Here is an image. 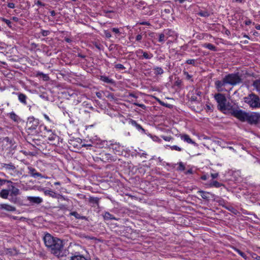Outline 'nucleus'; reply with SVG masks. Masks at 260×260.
<instances>
[{
  "label": "nucleus",
  "instance_id": "nucleus-1",
  "mask_svg": "<svg viewBox=\"0 0 260 260\" xmlns=\"http://www.w3.org/2000/svg\"><path fill=\"white\" fill-rule=\"evenodd\" d=\"M214 98L217 103V109L222 113L248 114L247 112L241 109L236 103L228 101L225 96L222 93H215Z\"/></svg>",
  "mask_w": 260,
  "mask_h": 260
},
{
  "label": "nucleus",
  "instance_id": "nucleus-2",
  "mask_svg": "<svg viewBox=\"0 0 260 260\" xmlns=\"http://www.w3.org/2000/svg\"><path fill=\"white\" fill-rule=\"evenodd\" d=\"M45 245L51 253L59 255L63 249V241L60 239L52 236L51 234L46 233L43 238Z\"/></svg>",
  "mask_w": 260,
  "mask_h": 260
},
{
  "label": "nucleus",
  "instance_id": "nucleus-3",
  "mask_svg": "<svg viewBox=\"0 0 260 260\" xmlns=\"http://www.w3.org/2000/svg\"><path fill=\"white\" fill-rule=\"evenodd\" d=\"M39 128L41 136L48 140L51 144L59 146L60 143H62L63 139L60 138L55 131L52 130L44 124L40 125Z\"/></svg>",
  "mask_w": 260,
  "mask_h": 260
},
{
  "label": "nucleus",
  "instance_id": "nucleus-4",
  "mask_svg": "<svg viewBox=\"0 0 260 260\" xmlns=\"http://www.w3.org/2000/svg\"><path fill=\"white\" fill-rule=\"evenodd\" d=\"M98 122H95L92 124L86 125L84 133L87 138L90 140H94L97 137L98 133Z\"/></svg>",
  "mask_w": 260,
  "mask_h": 260
},
{
  "label": "nucleus",
  "instance_id": "nucleus-5",
  "mask_svg": "<svg viewBox=\"0 0 260 260\" xmlns=\"http://www.w3.org/2000/svg\"><path fill=\"white\" fill-rule=\"evenodd\" d=\"M39 120L35 119L33 116L28 118L26 122V132L27 134H36L38 132L37 128L39 129Z\"/></svg>",
  "mask_w": 260,
  "mask_h": 260
},
{
  "label": "nucleus",
  "instance_id": "nucleus-6",
  "mask_svg": "<svg viewBox=\"0 0 260 260\" xmlns=\"http://www.w3.org/2000/svg\"><path fill=\"white\" fill-rule=\"evenodd\" d=\"M246 103L253 109L260 108V99L259 97L254 93H251L244 98Z\"/></svg>",
  "mask_w": 260,
  "mask_h": 260
},
{
  "label": "nucleus",
  "instance_id": "nucleus-7",
  "mask_svg": "<svg viewBox=\"0 0 260 260\" xmlns=\"http://www.w3.org/2000/svg\"><path fill=\"white\" fill-rule=\"evenodd\" d=\"M224 78L228 84L232 86H235L242 81L241 76L238 72L229 74L224 76Z\"/></svg>",
  "mask_w": 260,
  "mask_h": 260
},
{
  "label": "nucleus",
  "instance_id": "nucleus-8",
  "mask_svg": "<svg viewBox=\"0 0 260 260\" xmlns=\"http://www.w3.org/2000/svg\"><path fill=\"white\" fill-rule=\"evenodd\" d=\"M110 149L112 150L113 153L117 155H122L124 151V147L123 145H121L119 142H111L109 145Z\"/></svg>",
  "mask_w": 260,
  "mask_h": 260
},
{
  "label": "nucleus",
  "instance_id": "nucleus-9",
  "mask_svg": "<svg viewBox=\"0 0 260 260\" xmlns=\"http://www.w3.org/2000/svg\"><path fill=\"white\" fill-rule=\"evenodd\" d=\"M2 149L4 150H11L15 147V142L13 139L8 137H5L1 141Z\"/></svg>",
  "mask_w": 260,
  "mask_h": 260
},
{
  "label": "nucleus",
  "instance_id": "nucleus-10",
  "mask_svg": "<svg viewBox=\"0 0 260 260\" xmlns=\"http://www.w3.org/2000/svg\"><path fill=\"white\" fill-rule=\"evenodd\" d=\"M27 170H28L27 173L29 175V176H30V177L38 179H43V178H44V179L49 178V177L47 176H46L45 175H43L41 173L38 172L35 168L32 167L31 166H29L27 167Z\"/></svg>",
  "mask_w": 260,
  "mask_h": 260
},
{
  "label": "nucleus",
  "instance_id": "nucleus-11",
  "mask_svg": "<svg viewBox=\"0 0 260 260\" xmlns=\"http://www.w3.org/2000/svg\"><path fill=\"white\" fill-rule=\"evenodd\" d=\"M26 139L28 143H30L37 149L40 151L43 149V145H45V144L43 143V141L40 138L38 139H32L30 137H26Z\"/></svg>",
  "mask_w": 260,
  "mask_h": 260
},
{
  "label": "nucleus",
  "instance_id": "nucleus-12",
  "mask_svg": "<svg viewBox=\"0 0 260 260\" xmlns=\"http://www.w3.org/2000/svg\"><path fill=\"white\" fill-rule=\"evenodd\" d=\"M136 54L140 59H150L153 57V55L150 52L144 51L139 49L136 51Z\"/></svg>",
  "mask_w": 260,
  "mask_h": 260
},
{
  "label": "nucleus",
  "instance_id": "nucleus-13",
  "mask_svg": "<svg viewBox=\"0 0 260 260\" xmlns=\"http://www.w3.org/2000/svg\"><path fill=\"white\" fill-rule=\"evenodd\" d=\"M228 84L225 78H223L222 80H217L215 82V86L218 92L226 91L225 86Z\"/></svg>",
  "mask_w": 260,
  "mask_h": 260
},
{
  "label": "nucleus",
  "instance_id": "nucleus-14",
  "mask_svg": "<svg viewBox=\"0 0 260 260\" xmlns=\"http://www.w3.org/2000/svg\"><path fill=\"white\" fill-rule=\"evenodd\" d=\"M101 159L104 162L115 161L117 158L110 153H102L101 154Z\"/></svg>",
  "mask_w": 260,
  "mask_h": 260
},
{
  "label": "nucleus",
  "instance_id": "nucleus-15",
  "mask_svg": "<svg viewBox=\"0 0 260 260\" xmlns=\"http://www.w3.org/2000/svg\"><path fill=\"white\" fill-rule=\"evenodd\" d=\"M247 122L250 124L260 125V115H249Z\"/></svg>",
  "mask_w": 260,
  "mask_h": 260
},
{
  "label": "nucleus",
  "instance_id": "nucleus-16",
  "mask_svg": "<svg viewBox=\"0 0 260 260\" xmlns=\"http://www.w3.org/2000/svg\"><path fill=\"white\" fill-rule=\"evenodd\" d=\"M122 121L123 124L128 123L129 124H132L134 126H135L138 130H142L143 132H145L144 129L140 124L137 123L135 120H134L130 118H128V119H125V121Z\"/></svg>",
  "mask_w": 260,
  "mask_h": 260
},
{
  "label": "nucleus",
  "instance_id": "nucleus-17",
  "mask_svg": "<svg viewBox=\"0 0 260 260\" xmlns=\"http://www.w3.org/2000/svg\"><path fill=\"white\" fill-rule=\"evenodd\" d=\"M42 191L46 196H49L54 199H58L60 196L59 194L55 192L51 189H46L45 188H43Z\"/></svg>",
  "mask_w": 260,
  "mask_h": 260
},
{
  "label": "nucleus",
  "instance_id": "nucleus-18",
  "mask_svg": "<svg viewBox=\"0 0 260 260\" xmlns=\"http://www.w3.org/2000/svg\"><path fill=\"white\" fill-rule=\"evenodd\" d=\"M81 140L80 139H78L77 140H71L70 144L72 145L74 147L77 148H80L82 147H85L86 146H91V145H85V144H82Z\"/></svg>",
  "mask_w": 260,
  "mask_h": 260
},
{
  "label": "nucleus",
  "instance_id": "nucleus-19",
  "mask_svg": "<svg viewBox=\"0 0 260 260\" xmlns=\"http://www.w3.org/2000/svg\"><path fill=\"white\" fill-rule=\"evenodd\" d=\"M0 112L5 114H14L13 111H10V107L8 103L0 106Z\"/></svg>",
  "mask_w": 260,
  "mask_h": 260
},
{
  "label": "nucleus",
  "instance_id": "nucleus-20",
  "mask_svg": "<svg viewBox=\"0 0 260 260\" xmlns=\"http://www.w3.org/2000/svg\"><path fill=\"white\" fill-rule=\"evenodd\" d=\"M70 260H90L86 258L83 255H81L79 252H75L74 253H72L70 256Z\"/></svg>",
  "mask_w": 260,
  "mask_h": 260
},
{
  "label": "nucleus",
  "instance_id": "nucleus-21",
  "mask_svg": "<svg viewBox=\"0 0 260 260\" xmlns=\"http://www.w3.org/2000/svg\"><path fill=\"white\" fill-rule=\"evenodd\" d=\"M100 198L94 197H90L88 199L89 203L93 207H99Z\"/></svg>",
  "mask_w": 260,
  "mask_h": 260
},
{
  "label": "nucleus",
  "instance_id": "nucleus-22",
  "mask_svg": "<svg viewBox=\"0 0 260 260\" xmlns=\"http://www.w3.org/2000/svg\"><path fill=\"white\" fill-rule=\"evenodd\" d=\"M13 93H15L17 95L18 100L21 103L24 105H26L27 96L25 94L21 92H13Z\"/></svg>",
  "mask_w": 260,
  "mask_h": 260
},
{
  "label": "nucleus",
  "instance_id": "nucleus-23",
  "mask_svg": "<svg viewBox=\"0 0 260 260\" xmlns=\"http://www.w3.org/2000/svg\"><path fill=\"white\" fill-rule=\"evenodd\" d=\"M9 183L8 187L9 188V189L10 190V191H11V196L18 195L19 194V190L13 185V183L12 182V183Z\"/></svg>",
  "mask_w": 260,
  "mask_h": 260
},
{
  "label": "nucleus",
  "instance_id": "nucleus-24",
  "mask_svg": "<svg viewBox=\"0 0 260 260\" xmlns=\"http://www.w3.org/2000/svg\"><path fill=\"white\" fill-rule=\"evenodd\" d=\"M7 116L10 120L15 123L14 125L19 123L22 121V119L18 115H7Z\"/></svg>",
  "mask_w": 260,
  "mask_h": 260
},
{
  "label": "nucleus",
  "instance_id": "nucleus-25",
  "mask_svg": "<svg viewBox=\"0 0 260 260\" xmlns=\"http://www.w3.org/2000/svg\"><path fill=\"white\" fill-rule=\"evenodd\" d=\"M2 167L6 170L14 171L16 169V167L12 162L9 164L2 163Z\"/></svg>",
  "mask_w": 260,
  "mask_h": 260
},
{
  "label": "nucleus",
  "instance_id": "nucleus-26",
  "mask_svg": "<svg viewBox=\"0 0 260 260\" xmlns=\"http://www.w3.org/2000/svg\"><path fill=\"white\" fill-rule=\"evenodd\" d=\"M181 139L185 142H186L188 144H191L194 145L196 144V142H194L187 134H184L181 136Z\"/></svg>",
  "mask_w": 260,
  "mask_h": 260
},
{
  "label": "nucleus",
  "instance_id": "nucleus-27",
  "mask_svg": "<svg viewBox=\"0 0 260 260\" xmlns=\"http://www.w3.org/2000/svg\"><path fill=\"white\" fill-rule=\"evenodd\" d=\"M69 116L70 123L73 125H78L79 119L76 116V115H69Z\"/></svg>",
  "mask_w": 260,
  "mask_h": 260
},
{
  "label": "nucleus",
  "instance_id": "nucleus-28",
  "mask_svg": "<svg viewBox=\"0 0 260 260\" xmlns=\"http://www.w3.org/2000/svg\"><path fill=\"white\" fill-rule=\"evenodd\" d=\"M197 193L199 194L201 198L204 200H209L210 198V193L203 190H199Z\"/></svg>",
  "mask_w": 260,
  "mask_h": 260
},
{
  "label": "nucleus",
  "instance_id": "nucleus-29",
  "mask_svg": "<svg viewBox=\"0 0 260 260\" xmlns=\"http://www.w3.org/2000/svg\"><path fill=\"white\" fill-rule=\"evenodd\" d=\"M28 199L30 202L37 204H39L43 202L42 199L39 197H29Z\"/></svg>",
  "mask_w": 260,
  "mask_h": 260
},
{
  "label": "nucleus",
  "instance_id": "nucleus-30",
  "mask_svg": "<svg viewBox=\"0 0 260 260\" xmlns=\"http://www.w3.org/2000/svg\"><path fill=\"white\" fill-rule=\"evenodd\" d=\"M1 208L8 211H15L16 208L10 205L3 204L1 205Z\"/></svg>",
  "mask_w": 260,
  "mask_h": 260
},
{
  "label": "nucleus",
  "instance_id": "nucleus-31",
  "mask_svg": "<svg viewBox=\"0 0 260 260\" xmlns=\"http://www.w3.org/2000/svg\"><path fill=\"white\" fill-rule=\"evenodd\" d=\"M10 192L9 189H3L0 192V197L4 199H7Z\"/></svg>",
  "mask_w": 260,
  "mask_h": 260
},
{
  "label": "nucleus",
  "instance_id": "nucleus-32",
  "mask_svg": "<svg viewBox=\"0 0 260 260\" xmlns=\"http://www.w3.org/2000/svg\"><path fill=\"white\" fill-rule=\"evenodd\" d=\"M100 80L105 83H110V84L114 83V81L112 79H111L106 76H101L100 77Z\"/></svg>",
  "mask_w": 260,
  "mask_h": 260
},
{
  "label": "nucleus",
  "instance_id": "nucleus-33",
  "mask_svg": "<svg viewBox=\"0 0 260 260\" xmlns=\"http://www.w3.org/2000/svg\"><path fill=\"white\" fill-rule=\"evenodd\" d=\"M105 220H117V219L112 214L108 212H106L104 215Z\"/></svg>",
  "mask_w": 260,
  "mask_h": 260
},
{
  "label": "nucleus",
  "instance_id": "nucleus-34",
  "mask_svg": "<svg viewBox=\"0 0 260 260\" xmlns=\"http://www.w3.org/2000/svg\"><path fill=\"white\" fill-rule=\"evenodd\" d=\"M209 186L211 187H216V188H219L221 186H224V184L222 183H220L217 181L214 180L212 182H211L209 184Z\"/></svg>",
  "mask_w": 260,
  "mask_h": 260
},
{
  "label": "nucleus",
  "instance_id": "nucleus-35",
  "mask_svg": "<svg viewBox=\"0 0 260 260\" xmlns=\"http://www.w3.org/2000/svg\"><path fill=\"white\" fill-rule=\"evenodd\" d=\"M242 122L248 121V116L249 115H233Z\"/></svg>",
  "mask_w": 260,
  "mask_h": 260
},
{
  "label": "nucleus",
  "instance_id": "nucleus-36",
  "mask_svg": "<svg viewBox=\"0 0 260 260\" xmlns=\"http://www.w3.org/2000/svg\"><path fill=\"white\" fill-rule=\"evenodd\" d=\"M70 215L71 216H74L77 219H85L86 217L84 216H81L76 211H73L70 212Z\"/></svg>",
  "mask_w": 260,
  "mask_h": 260
},
{
  "label": "nucleus",
  "instance_id": "nucleus-37",
  "mask_svg": "<svg viewBox=\"0 0 260 260\" xmlns=\"http://www.w3.org/2000/svg\"><path fill=\"white\" fill-rule=\"evenodd\" d=\"M104 95L105 97L107 98L110 101H113L115 100L114 94L108 91H104Z\"/></svg>",
  "mask_w": 260,
  "mask_h": 260
},
{
  "label": "nucleus",
  "instance_id": "nucleus-38",
  "mask_svg": "<svg viewBox=\"0 0 260 260\" xmlns=\"http://www.w3.org/2000/svg\"><path fill=\"white\" fill-rule=\"evenodd\" d=\"M233 249L235 252H237L241 257H242L246 260L247 259V256L244 252H242V251H241L240 249L236 247H233Z\"/></svg>",
  "mask_w": 260,
  "mask_h": 260
},
{
  "label": "nucleus",
  "instance_id": "nucleus-39",
  "mask_svg": "<svg viewBox=\"0 0 260 260\" xmlns=\"http://www.w3.org/2000/svg\"><path fill=\"white\" fill-rule=\"evenodd\" d=\"M203 46L204 48H207L212 51H216V50L215 46L211 43L204 44V45H203Z\"/></svg>",
  "mask_w": 260,
  "mask_h": 260
},
{
  "label": "nucleus",
  "instance_id": "nucleus-40",
  "mask_svg": "<svg viewBox=\"0 0 260 260\" xmlns=\"http://www.w3.org/2000/svg\"><path fill=\"white\" fill-rule=\"evenodd\" d=\"M253 85L254 87L255 88V89L256 90V91L260 94V80H255L253 82Z\"/></svg>",
  "mask_w": 260,
  "mask_h": 260
},
{
  "label": "nucleus",
  "instance_id": "nucleus-41",
  "mask_svg": "<svg viewBox=\"0 0 260 260\" xmlns=\"http://www.w3.org/2000/svg\"><path fill=\"white\" fill-rule=\"evenodd\" d=\"M153 70L155 75H161L164 73V70L160 67H155L153 68Z\"/></svg>",
  "mask_w": 260,
  "mask_h": 260
},
{
  "label": "nucleus",
  "instance_id": "nucleus-42",
  "mask_svg": "<svg viewBox=\"0 0 260 260\" xmlns=\"http://www.w3.org/2000/svg\"><path fill=\"white\" fill-rule=\"evenodd\" d=\"M111 30L113 33H114L116 38H117L121 34L119 28H118L113 27L112 28Z\"/></svg>",
  "mask_w": 260,
  "mask_h": 260
},
{
  "label": "nucleus",
  "instance_id": "nucleus-43",
  "mask_svg": "<svg viewBox=\"0 0 260 260\" xmlns=\"http://www.w3.org/2000/svg\"><path fill=\"white\" fill-rule=\"evenodd\" d=\"M214 109V106L211 104H208L206 105V110L207 112H213Z\"/></svg>",
  "mask_w": 260,
  "mask_h": 260
},
{
  "label": "nucleus",
  "instance_id": "nucleus-44",
  "mask_svg": "<svg viewBox=\"0 0 260 260\" xmlns=\"http://www.w3.org/2000/svg\"><path fill=\"white\" fill-rule=\"evenodd\" d=\"M27 137H30L32 139H38L42 136L41 134L39 135L38 132H37L36 134H32L31 135L30 134H27Z\"/></svg>",
  "mask_w": 260,
  "mask_h": 260
},
{
  "label": "nucleus",
  "instance_id": "nucleus-45",
  "mask_svg": "<svg viewBox=\"0 0 260 260\" xmlns=\"http://www.w3.org/2000/svg\"><path fill=\"white\" fill-rule=\"evenodd\" d=\"M6 253L10 255H14L17 254L16 249L12 248H7L6 250Z\"/></svg>",
  "mask_w": 260,
  "mask_h": 260
},
{
  "label": "nucleus",
  "instance_id": "nucleus-46",
  "mask_svg": "<svg viewBox=\"0 0 260 260\" xmlns=\"http://www.w3.org/2000/svg\"><path fill=\"white\" fill-rule=\"evenodd\" d=\"M198 14L200 16L204 17H208L210 15L209 13L206 11H201L198 13Z\"/></svg>",
  "mask_w": 260,
  "mask_h": 260
},
{
  "label": "nucleus",
  "instance_id": "nucleus-47",
  "mask_svg": "<svg viewBox=\"0 0 260 260\" xmlns=\"http://www.w3.org/2000/svg\"><path fill=\"white\" fill-rule=\"evenodd\" d=\"M38 76H42L43 79L45 81H47L49 79V77L48 75L45 74L42 72H38L37 73Z\"/></svg>",
  "mask_w": 260,
  "mask_h": 260
},
{
  "label": "nucleus",
  "instance_id": "nucleus-48",
  "mask_svg": "<svg viewBox=\"0 0 260 260\" xmlns=\"http://www.w3.org/2000/svg\"><path fill=\"white\" fill-rule=\"evenodd\" d=\"M58 208L62 211L69 210L68 206L67 205L59 204Z\"/></svg>",
  "mask_w": 260,
  "mask_h": 260
},
{
  "label": "nucleus",
  "instance_id": "nucleus-49",
  "mask_svg": "<svg viewBox=\"0 0 260 260\" xmlns=\"http://www.w3.org/2000/svg\"><path fill=\"white\" fill-rule=\"evenodd\" d=\"M170 148L172 150H176L178 151H181L183 149L178 147L177 145H173L170 146Z\"/></svg>",
  "mask_w": 260,
  "mask_h": 260
},
{
  "label": "nucleus",
  "instance_id": "nucleus-50",
  "mask_svg": "<svg viewBox=\"0 0 260 260\" xmlns=\"http://www.w3.org/2000/svg\"><path fill=\"white\" fill-rule=\"evenodd\" d=\"M185 169V167L182 162H180L178 164V170L183 171Z\"/></svg>",
  "mask_w": 260,
  "mask_h": 260
},
{
  "label": "nucleus",
  "instance_id": "nucleus-51",
  "mask_svg": "<svg viewBox=\"0 0 260 260\" xmlns=\"http://www.w3.org/2000/svg\"><path fill=\"white\" fill-rule=\"evenodd\" d=\"M161 138L163 139L165 141L169 142L172 140L173 138L172 136H161Z\"/></svg>",
  "mask_w": 260,
  "mask_h": 260
},
{
  "label": "nucleus",
  "instance_id": "nucleus-52",
  "mask_svg": "<svg viewBox=\"0 0 260 260\" xmlns=\"http://www.w3.org/2000/svg\"><path fill=\"white\" fill-rule=\"evenodd\" d=\"M104 91H100L96 92V95L100 99H102L104 95Z\"/></svg>",
  "mask_w": 260,
  "mask_h": 260
},
{
  "label": "nucleus",
  "instance_id": "nucleus-53",
  "mask_svg": "<svg viewBox=\"0 0 260 260\" xmlns=\"http://www.w3.org/2000/svg\"><path fill=\"white\" fill-rule=\"evenodd\" d=\"M0 20L5 22L9 27L11 26V22L9 20L3 17L0 18Z\"/></svg>",
  "mask_w": 260,
  "mask_h": 260
},
{
  "label": "nucleus",
  "instance_id": "nucleus-54",
  "mask_svg": "<svg viewBox=\"0 0 260 260\" xmlns=\"http://www.w3.org/2000/svg\"><path fill=\"white\" fill-rule=\"evenodd\" d=\"M50 32L49 30L41 29V34L44 37H46L50 34Z\"/></svg>",
  "mask_w": 260,
  "mask_h": 260
},
{
  "label": "nucleus",
  "instance_id": "nucleus-55",
  "mask_svg": "<svg viewBox=\"0 0 260 260\" xmlns=\"http://www.w3.org/2000/svg\"><path fill=\"white\" fill-rule=\"evenodd\" d=\"M115 68L117 69L120 70H123L125 69V68L124 67L123 65H122V64H120V63L115 64Z\"/></svg>",
  "mask_w": 260,
  "mask_h": 260
},
{
  "label": "nucleus",
  "instance_id": "nucleus-56",
  "mask_svg": "<svg viewBox=\"0 0 260 260\" xmlns=\"http://www.w3.org/2000/svg\"><path fill=\"white\" fill-rule=\"evenodd\" d=\"M158 41L160 43L165 42V35L164 34L161 33L159 35Z\"/></svg>",
  "mask_w": 260,
  "mask_h": 260
},
{
  "label": "nucleus",
  "instance_id": "nucleus-57",
  "mask_svg": "<svg viewBox=\"0 0 260 260\" xmlns=\"http://www.w3.org/2000/svg\"><path fill=\"white\" fill-rule=\"evenodd\" d=\"M143 38L142 34H138L136 37V41L139 42H141Z\"/></svg>",
  "mask_w": 260,
  "mask_h": 260
},
{
  "label": "nucleus",
  "instance_id": "nucleus-58",
  "mask_svg": "<svg viewBox=\"0 0 260 260\" xmlns=\"http://www.w3.org/2000/svg\"><path fill=\"white\" fill-rule=\"evenodd\" d=\"M183 74L186 76V78L187 80H191V81L193 80L191 79L192 76L189 75L186 71H183Z\"/></svg>",
  "mask_w": 260,
  "mask_h": 260
},
{
  "label": "nucleus",
  "instance_id": "nucleus-59",
  "mask_svg": "<svg viewBox=\"0 0 260 260\" xmlns=\"http://www.w3.org/2000/svg\"><path fill=\"white\" fill-rule=\"evenodd\" d=\"M104 33L105 36L108 39H109L112 37V35L110 34V32L107 30H105L104 31Z\"/></svg>",
  "mask_w": 260,
  "mask_h": 260
},
{
  "label": "nucleus",
  "instance_id": "nucleus-60",
  "mask_svg": "<svg viewBox=\"0 0 260 260\" xmlns=\"http://www.w3.org/2000/svg\"><path fill=\"white\" fill-rule=\"evenodd\" d=\"M186 63L188 64H192L194 66L195 64V60L193 59H189L186 61Z\"/></svg>",
  "mask_w": 260,
  "mask_h": 260
},
{
  "label": "nucleus",
  "instance_id": "nucleus-61",
  "mask_svg": "<svg viewBox=\"0 0 260 260\" xmlns=\"http://www.w3.org/2000/svg\"><path fill=\"white\" fill-rule=\"evenodd\" d=\"M219 176L218 173H211V177H212V179L217 178Z\"/></svg>",
  "mask_w": 260,
  "mask_h": 260
},
{
  "label": "nucleus",
  "instance_id": "nucleus-62",
  "mask_svg": "<svg viewBox=\"0 0 260 260\" xmlns=\"http://www.w3.org/2000/svg\"><path fill=\"white\" fill-rule=\"evenodd\" d=\"M128 97L129 98H135V99H136L138 98V96L135 94V93H129L128 95Z\"/></svg>",
  "mask_w": 260,
  "mask_h": 260
},
{
  "label": "nucleus",
  "instance_id": "nucleus-63",
  "mask_svg": "<svg viewBox=\"0 0 260 260\" xmlns=\"http://www.w3.org/2000/svg\"><path fill=\"white\" fill-rule=\"evenodd\" d=\"M118 116L119 117L120 121H121V122L123 123L122 121H125V119H126V118H125V117L123 116V115H118ZM128 118H126V119H128Z\"/></svg>",
  "mask_w": 260,
  "mask_h": 260
},
{
  "label": "nucleus",
  "instance_id": "nucleus-64",
  "mask_svg": "<svg viewBox=\"0 0 260 260\" xmlns=\"http://www.w3.org/2000/svg\"><path fill=\"white\" fill-rule=\"evenodd\" d=\"M190 99L191 101H198V99H197V96H196L195 94L192 95L190 98Z\"/></svg>",
  "mask_w": 260,
  "mask_h": 260
}]
</instances>
